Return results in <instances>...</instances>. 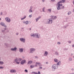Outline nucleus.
<instances>
[{"instance_id": "obj_1", "label": "nucleus", "mask_w": 74, "mask_h": 74, "mask_svg": "<svg viewBox=\"0 0 74 74\" xmlns=\"http://www.w3.org/2000/svg\"><path fill=\"white\" fill-rule=\"evenodd\" d=\"M51 67L52 69V71H55V70L57 69L58 68V66L57 65L54 64Z\"/></svg>"}, {"instance_id": "obj_2", "label": "nucleus", "mask_w": 74, "mask_h": 74, "mask_svg": "<svg viewBox=\"0 0 74 74\" xmlns=\"http://www.w3.org/2000/svg\"><path fill=\"white\" fill-rule=\"evenodd\" d=\"M37 38H41V36L39 34L36 33L35 34V36Z\"/></svg>"}, {"instance_id": "obj_3", "label": "nucleus", "mask_w": 74, "mask_h": 74, "mask_svg": "<svg viewBox=\"0 0 74 74\" xmlns=\"http://www.w3.org/2000/svg\"><path fill=\"white\" fill-rule=\"evenodd\" d=\"M49 21L46 22L47 24H51L52 23V18H49L48 19Z\"/></svg>"}, {"instance_id": "obj_4", "label": "nucleus", "mask_w": 74, "mask_h": 74, "mask_svg": "<svg viewBox=\"0 0 74 74\" xmlns=\"http://www.w3.org/2000/svg\"><path fill=\"white\" fill-rule=\"evenodd\" d=\"M20 40L21 42H23V43H25L26 42V39L25 38H20Z\"/></svg>"}, {"instance_id": "obj_5", "label": "nucleus", "mask_w": 74, "mask_h": 74, "mask_svg": "<svg viewBox=\"0 0 74 74\" xmlns=\"http://www.w3.org/2000/svg\"><path fill=\"white\" fill-rule=\"evenodd\" d=\"M14 62H15L18 64H19L20 62H18V58H16L14 60Z\"/></svg>"}, {"instance_id": "obj_6", "label": "nucleus", "mask_w": 74, "mask_h": 74, "mask_svg": "<svg viewBox=\"0 0 74 74\" xmlns=\"http://www.w3.org/2000/svg\"><path fill=\"white\" fill-rule=\"evenodd\" d=\"M26 63V60H22L21 62V64L23 65L25 63Z\"/></svg>"}, {"instance_id": "obj_7", "label": "nucleus", "mask_w": 74, "mask_h": 74, "mask_svg": "<svg viewBox=\"0 0 74 74\" xmlns=\"http://www.w3.org/2000/svg\"><path fill=\"white\" fill-rule=\"evenodd\" d=\"M5 20L7 22H8L10 23L11 22V19L8 17H6L5 18Z\"/></svg>"}, {"instance_id": "obj_8", "label": "nucleus", "mask_w": 74, "mask_h": 74, "mask_svg": "<svg viewBox=\"0 0 74 74\" xmlns=\"http://www.w3.org/2000/svg\"><path fill=\"white\" fill-rule=\"evenodd\" d=\"M36 49L34 48H32L30 49V53H33L35 51Z\"/></svg>"}, {"instance_id": "obj_9", "label": "nucleus", "mask_w": 74, "mask_h": 74, "mask_svg": "<svg viewBox=\"0 0 74 74\" xmlns=\"http://www.w3.org/2000/svg\"><path fill=\"white\" fill-rule=\"evenodd\" d=\"M51 18L53 20L56 19L57 18V16H55L54 17V16H51Z\"/></svg>"}, {"instance_id": "obj_10", "label": "nucleus", "mask_w": 74, "mask_h": 74, "mask_svg": "<svg viewBox=\"0 0 74 74\" xmlns=\"http://www.w3.org/2000/svg\"><path fill=\"white\" fill-rule=\"evenodd\" d=\"M32 63H33L32 61L29 60L27 62V64L28 65L31 64H32Z\"/></svg>"}, {"instance_id": "obj_11", "label": "nucleus", "mask_w": 74, "mask_h": 74, "mask_svg": "<svg viewBox=\"0 0 74 74\" xmlns=\"http://www.w3.org/2000/svg\"><path fill=\"white\" fill-rule=\"evenodd\" d=\"M19 52L21 53H22L23 52V49L22 48H19Z\"/></svg>"}, {"instance_id": "obj_12", "label": "nucleus", "mask_w": 74, "mask_h": 74, "mask_svg": "<svg viewBox=\"0 0 74 74\" xmlns=\"http://www.w3.org/2000/svg\"><path fill=\"white\" fill-rule=\"evenodd\" d=\"M17 49V48L16 47H14V48H11V50L12 51H16V50Z\"/></svg>"}, {"instance_id": "obj_13", "label": "nucleus", "mask_w": 74, "mask_h": 74, "mask_svg": "<svg viewBox=\"0 0 74 74\" xmlns=\"http://www.w3.org/2000/svg\"><path fill=\"white\" fill-rule=\"evenodd\" d=\"M10 73H16V70H14V69H12L10 70Z\"/></svg>"}, {"instance_id": "obj_14", "label": "nucleus", "mask_w": 74, "mask_h": 74, "mask_svg": "<svg viewBox=\"0 0 74 74\" xmlns=\"http://www.w3.org/2000/svg\"><path fill=\"white\" fill-rule=\"evenodd\" d=\"M66 1V0H62L58 2V3H64Z\"/></svg>"}, {"instance_id": "obj_15", "label": "nucleus", "mask_w": 74, "mask_h": 74, "mask_svg": "<svg viewBox=\"0 0 74 74\" xmlns=\"http://www.w3.org/2000/svg\"><path fill=\"white\" fill-rule=\"evenodd\" d=\"M58 6L57 7V10H60L61 9V8H60V5H58Z\"/></svg>"}, {"instance_id": "obj_16", "label": "nucleus", "mask_w": 74, "mask_h": 74, "mask_svg": "<svg viewBox=\"0 0 74 74\" xmlns=\"http://www.w3.org/2000/svg\"><path fill=\"white\" fill-rule=\"evenodd\" d=\"M47 55H48V52L47 51H45L44 54V56H47Z\"/></svg>"}, {"instance_id": "obj_17", "label": "nucleus", "mask_w": 74, "mask_h": 74, "mask_svg": "<svg viewBox=\"0 0 74 74\" xmlns=\"http://www.w3.org/2000/svg\"><path fill=\"white\" fill-rule=\"evenodd\" d=\"M31 37H35V34H31L30 35Z\"/></svg>"}, {"instance_id": "obj_18", "label": "nucleus", "mask_w": 74, "mask_h": 74, "mask_svg": "<svg viewBox=\"0 0 74 74\" xmlns=\"http://www.w3.org/2000/svg\"><path fill=\"white\" fill-rule=\"evenodd\" d=\"M28 12L29 13H31V12H33V10L32 9H29Z\"/></svg>"}, {"instance_id": "obj_19", "label": "nucleus", "mask_w": 74, "mask_h": 74, "mask_svg": "<svg viewBox=\"0 0 74 74\" xmlns=\"http://www.w3.org/2000/svg\"><path fill=\"white\" fill-rule=\"evenodd\" d=\"M0 24L1 26H4L5 25V24L3 22L1 23Z\"/></svg>"}, {"instance_id": "obj_20", "label": "nucleus", "mask_w": 74, "mask_h": 74, "mask_svg": "<svg viewBox=\"0 0 74 74\" xmlns=\"http://www.w3.org/2000/svg\"><path fill=\"white\" fill-rule=\"evenodd\" d=\"M60 61H59L57 63V65H58V66H60Z\"/></svg>"}, {"instance_id": "obj_21", "label": "nucleus", "mask_w": 74, "mask_h": 74, "mask_svg": "<svg viewBox=\"0 0 74 74\" xmlns=\"http://www.w3.org/2000/svg\"><path fill=\"white\" fill-rule=\"evenodd\" d=\"M48 11L49 12H51V11H52V9H48Z\"/></svg>"}, {"instance_id": "obj_22", "label": "nucleus", "mask_w": 74, "mask_h": 74, "mask_svg": "<svg viewBox=\"0 0 74 74\" xmlns=\"http://www.w3.org/2000/svg\"><path fill=\"white\" fill-rule=\"evenodd\" d=\"M54 61L55 62H58V60L56 58H55L54 59Z\"/></svg>"}, {"instance_id": "obj_23", "label": "nucleus", "mask_w": 74, "mask_h": 74, "mask_svg": "<svg viewBox=\"0 0 74 74\" xmlns=\"http://www.w3.org/2000/svg\"><path fill=\"white\" fill-rule=\"evenodd\" d=\"M60 3H59V2H58L57 3L58 5H59V4L60 5V6H62L63 5L62 4H60Z\"/></svg>"}, {"instance_id": "obj_24", "label": "nucleus", "mask_w": 74, "mask_h": 74, "mask_svg": "<svg viewBox=\"0 0 74 74\" xmlns=\"http://www.w3.org/2000/svg\"><path fill=\"white\" fill-rule=\"evenodd\" d=\"M4 29L5 30H2V32L3 33H4V32H5V30H6V28H5Z\"/></svg>"}, {"instance_id": "obj_25", "label": "nucleus", "mask_w": 74, "mask_h": 74, "mask_svg": "<svg viewBox=\"0 0 74 74\" xmlns=\"http://www.w3.org/2000/svg\"><path fill=\"white\" fill-rule=\"evenodd\" d=\"M18 61H19V62H21V60H22V58H18Z\"/></svg>"}, {"instance_id": "obj_26", "label": "nucleus", "mask_w": 74, "mask_h": 74, "mask_svg": "<svg viewBox=\"0 0 74 74\" xmlns=\"http://www.w3.org/2000/svg\"><path fill=\"white\" fill-rule=\"evenodd\" d=\"M45 7H43L42 8V11H43V12H45Z\"/></svg>"}, {"instance_id": "obj_27", "label": "nucleus", "mask_w": 74, "mask_h": 74, "mask_svg": "<svg viewBox=\"0 0 74 74\" xmlns=\"http://www.w3.org/2000/svg\"><path fill=\"white\" fill-rule=\"evenodd\" d=\"M55 54L56 55H59V53H58V52L57 51H56L55 52Z\"/></svg>"}, {"instance_id": "obj_28", "label": "nucleus", "mask_w": 74, "mask_h": 74, "mask_svg": "<svg viewBox=\"0 0 74 74\" xmlns=\"http://www.w3.org/2000/svg\"><path fill=\"white\" fill-rule=\"evenodd\" d=\"M25 24L26 25H27L28 24H29V21H27L25 22Z\"/></svg>"}, {"instance_id": "obj_29", "label": "nucleus", "mask_w": 74, "mask_h": 74, "mask_svg": "<svg viewBox=\"0 0 74 74\" xmlns=\"http://www.w3.org/2000/svg\"><path fill=\"white\" fill-rule=\"evenodd\" d=\"M26 16H25L24 18H21V20H23V19H25V18H26Z\"/></svg>"}, {"instance_id": "obj_30", "label": "nucleus", "mask_w": 74, "mask_h": 74, "mask_svg": "<svg viewBox=\"0 0 74 74\" xmlns=\"http://www.w3.org/2000/svg\"><path fill=\"white\" fill-rule=\"evenodd\" d=\"M36 64L37 65H39V64H40V63H39L38 62H36Z\"/></svg>"}, {"instance_id": "obj_31", "label": "nucleus", "mask_w": 74, "mask_h": 74, "mask_svg": "<svg viewBox=\"0 0 74 74\" xmlns=\"http://www.w3.org/2000/svg\"><path fill=\"white\" fill-rule=\"evenodd\" d=\"M4 64L3 62L0 61V64Z\"/></svg>"}, {"instance_id": "obj_32", "label": "nucleus", "mask_w": 74, "mask_h": 74, "mask_svg": "<svg viewBox=\"0 0 74 74\" xmlns=\"http://www.w3.org/2000/svg\"><path fill=\"white\" fill-rule=\"evenodd\" d=\"M71 14V12H69L68 13H67V14L68 15H70V14Z\"/></svg>"}, {"instance_id": "obj_33", "label": "nucleus", "mask_w": 74, "mask_h": 74, "mask_svg": "<svg viewBox=\"0 0 74 74\" xmlns=\"http://www.w3.org/2000/svg\"><path fill=\"white\" fill-rule=\"evenodd\" d=\"M30 67H31V68L32 69H33V68H34V65H31L30 66Z\"/></svg>"}, {"instance_id": "obj_34", "label": "nucleus", "mask_w": 74, "mask_h": 74, "mask_svg": "<svg viewBox=\"0 0 74 74\" xmlns=\"http://www.w3.org/2000/svg\"><path fill=\"white\" fill-rule=\"evenodd\" d=\"M64 6H63L61 8V9H64Z\"/></svg>"}, {"instance_id": "obj_35", "label": "nucleus", "mask_w": 74, "mask_h": 74, "mask_svg": "<svg viewBox=\"0 0 74 74\" xmlns=\"http://www.w3.org/2000/svg\"><path fill=\"white\" fill-rule=\"evenodd\" d=\"M69 60L70 61H71V60H72V58H69Z\"/></svg>"}, {"instance_id": "obj_36", "label": "nucleus", "mask_w": 74, "mask_h": 74, "mask_svg": "<svg viewBox=\"0 0 74 74\" xmlns=\"http://www.w3.org/2000/svg\"><path fill=\"white\" fill-rule=\"evenodd\" d=\"M41 74V73L39 71L38 72V73H36V74Z\"/></svg>"}, {"instance_id": "obj_37", "label": "nucleus", "mask_w": 74, "mask_h": 74, "mask_svg": "<svg viewBox=\"0 0 74 74\" xmlns=\"http://www.w3.org/2000/svg\"><path fill=\"white\" fill-rule=\"evenodd\" d=\"M33 6H30V9L31 10H32L33 9Z\"/></svg>"}, {"instance_id": "obj_38", "label": "nucleus", "mask_w": 74, "mask_h": 74, "mask_svg": "<svg viewBox=\"0 0 74 74\" xmlns=\"http://www.w3.org/2000/svg\"><path fill=\"white\" fill-rule=\"evenodd\" d=\"M39 19H38V18H37L36 19V22H38V20Z\"/></svg>"}, {"instance_id": "obj_39", "label": "nucleus", "mask_w": 74, "mask_h": 74, "mask_svg": "<svg viewBox=\"0 0 74 74\" xmlns=\"http://www.w3.org/2000/svg\"><path fill=\"white\" fill-rule=\"evenodd\" d=\"M38 66H39V67H41L42 66V65L41 64V63H40V64H39Z\"/></svg>"}, {"instance_id": "obj_40", "label": "nucleus", "mask_w": 74, "mask_h": 74, "mask_svg": "<svg viewBox=\"0 0 74 74\" xmlns=\"http://www.w3.org/2000/svg\"><path fill=\"white\" fill-rule=\"evenodd\" d=\"M32 73H33V74H36V73H37V72H32Z\"/></svg>"}, {"instance_id": "obj_41", "label": "nucleus", "mask_w": 74, "mask_h": 74, "mask_svg": "<svg viewBox=\"0 0 74 74\" xmlns=\"http://www.w3.org/2000/svg\"><path fill=\"white\" fill-rule=\"evenodd\" d=\"M64 50H65V51H67L68 50V49L65 48L64 49Z\"/></svg>"}, {"instance_id": "obj_42", "label": "nucleus", "mask_w": 74, "mask_h": 74, "mask_svg": "<svg viewBox=\"0 0 74 74\" xmlns=\"http://www.w3.org/2000/svg\"><path fill=\"white\" fill-rule=\"evenodd\" d=\"M25 72H26V73H27L28 71H27V69H25Z\"/></svg>"}, {"instance_id": "obj_43", "label": "nucleus", "mask_w": 74, "mask_h": 74, "mask_svg": "<svg viewBox=\"0 0 74 74\" xmlns=\"http://www.w3.org/2000/svg\"><path fill=\"white\" fill-rule=\"evenodd\" d=\"M34 67H37L38 66V65H37V64H35L34 66Z\"/></svg>"}, {"instance_id": "obj_44", "label": "nucleus", "mask_w": 74, "mask_h": 74, "mask_svg": "<svg viewBox=\"0 0 74 74\" xmlns=\"http://www.w3.org/2000/svg\"><path fill=\"white\" fill-rule=\"evenodd\" d=\"M64 29L65 28L66 29V28H67V25H66V26H64Z\"/></svg>"}, {"instance_id": "obj_45", "label": "nucleus", "mask_w": 74, "mask_h": 74, "mask_svg": "<svg viewBox=\"0 0 74 74\" xmlns=\"http://www.w3.org/2000/svg\"><path fill=\"white\" fill-rule=\"evenodd\" d=\"M32 16V15H29V18H31Z\"/></svg>"}, {"instance_id": "obj_46", "label": "nucleus", "mask_w": 74, "mask_h": 74, "mask_svg": "<svg viewBox=\"0 0 74 74\" xmlns=\"http://www.w3.org/2000/svg\"><path fill=\"white\" fill-rule=\"evenodd\" d=\"M35 58H36V59H37L38 58V56H35Z\"/></svg>"}, {"instance_id": "obj_47", "label": "nucleus", "mask_w": 74, "mask_h": 74, "mask_svg": "<svg viewBox=\"0 0 74 74\" xmlns=\"http://www.w3.org/2000/svg\"><path fill=\"white\" fill-rule=\"evenodd\" d=\"M68 42L69 43H70V44L71 43V41H68Z\"/></svg>"}, {"instance_id": "obj_48", "label": "nucleus", "mask_w": 74, "mask_h": 74, "mask_svg": "<svg viewBox=\"0 0 74 74\" xmlns=\"http://www.w3.org/2000/svg\"><path fill=\"white\" fill-rule=\"evenodd\" d=\"M4 67L2 66H0V69H3Z\"/></svg>"}, {"instance_id": "obj_49", "label": "nucleus", "mask_w": 74, "mask_h": 74, "mask_svg": "<svg viewBox=\"0 0 74 74\" xmlns=\"http://www.w3.org/2000/svg\"><path fill=\"white\" fill-rule=\"evenodd\" d=\"M23 23H26V21H23Z\"/></svg>"}, {"instance_id": "obj_50", "label": "nucleus", "mask_w": 74, "mask_h": 74, "mask_svg": "<svg viewBox=\"0 0 74 74\" xmlns=\"http://www.w3.org/2000/svg\"><path fill=\"white\" fill-rule=\"evenodd\" d=\"M3 15V12H1L0 13V15Z\"/></svg>"}, {"instance_id": "obj_51", "label": "nucleus", "mask_w": 74, "mask_h": 74, "mask_svg": "<svg viewBox=\"0 0 74 74\" xmlns=\"http://www.w3.org/2000/svg\"><path fill=\"white\" fill-rule=\"evenodd\" d=\"M51 1L53 2L54 1H55V0H51Z\"/></svg>"}, {"instance_id": "obj_52", "label": "nucleus", "mask_w": 74, "mask_h": 74, "mask_svg": "<svg viewBox=\"0 0 74 74\" xmlns=\"http://www.w3.org/2000/svg\"><path fill=\"white\" fill-rule=\"evenodd\" d=\"M21 29H22V31H24V29H23V28H21Z\"/></svg>"}, {"instance_id": "obj_53", "label": "nucleus", "mask_w": 74, "mask_h": 74, "mask_svg": "<svg viewBox=\"0 0 74 74\" xmlns=\"http://www.w3.org/2000/svg\"><path fill=\"white\" fill-rule=\"evenodd\" d=\"M39 19H40V18H41V16H39L38 18Z\"/></svg>"}, {"instance_id": "obj_54", "label": "nucleus", "mask_w": 74, "mask_h": 74, "mask_svg": "<svg viewBox=\"0 0 74 74\" xmlns=\"http://www.w3.org/2000/svg\"><path fill=\"white\" fill-rule=\"evenodd\" d=\"M42 2L43 3H44V1H45V0H42Z\"/></svg>"}, {"instance_id": "obj_55", "label": "nucleus", "mask_w": 74, "mask_h": 74, "mask_svg": "<svg viewBox=\"0 0 74 74\" xmlns=\"http://www.w3.org/2000/svg\"><path fill=\"white\" fill-rule=\"evenodd\" d=\"M4 27H7V26H6V25H4Z\"/></svg>"}, {"instance_id": "obj_56", "label": "nucleus", "mask_w": 74, "mask_h": 74, "mask_svg": "<svg viewBox=\"0 0 74 74\" xmlns=\"http://www.w3.org/2000/svg\"><path fill=\"white\" fill-rule=\"evenodd\" d=\"M60 42H58V44H59V45L60 44Z\"/></svg>"}, {"instance_id": "obj_57", "label": "nucleus", "mask_w": 74, "mask_h": 74, "mask_svg": "<svg viewBox=\"0 0 74 74\" xmlns=\"http://www.w3.org/2000/svg\"><path fill=\"white\" fill-rule=\"evenodd\" d=\"M72 47H74V44H73V45H72Z\"/></svg>"}, {"instance_id": "obj_58", "label": "nucleus", "mask_w": 74, "mask_h": 74, "mask_svg": "<svg viewBox=\"0 0 74 74\" xmlns=\"http://www.w3.org/2000/svg\"><path fill=\"white\" fill-rule=\"evenodd\" d=\"M5 45L6 46H7V43H5Z\"/></svg>"}, {"instance_id": "obj_59", "label": "nucleus", "mask_w": 74, "mask_h": 74, "mask_svg": "<svg viewBox=\"0 0 74 74\" xmlns=\"http://www.w3.org/2000/svg\"><path fill=\"white\" fill-rule=\"evenodd\" d=\"M19 34V33H17L16 34V35H18Z\"/></svg>"}, {"instance_id": "obj_60", "label": "nucleus", "mask_w": 74, "mask_h": 74, "mask_svg": "<svg viewBox=\"0 0 74 74\" xmlns=\"http://www.w3.org/2000/svg\"><path fill=\"white\" fill-rule=\"evenodd\" d=\"M40 69H42V67H39V69H40Z\"/></svg>"}, {"instance_id": "obj_61", "label": "nucleus", "mask_w": 74, "mask_h": 74, "mask_svg": "<svg viewBox=\"0 0 74 74\" xmlns=\"http://www.w3.org/2000/svg\"><path fill=\"white\" fill-rule=\"evenodd\" d=\"M74 69H72V71H74Z\"/></svg>"}, {"instance_id": "obj_62", "label": "nucleus", "mask_w": 74, "mask_h": 74, "mask_svg": "<svg viewBox=\"0 0 74 74\" xmlns=\"http://www.w3.org/2000/svg\"><path fill=\"white\" fill-rule=\"evenodd\" d=\"M66 25L67 27V26H69V25Z\"/></svg>"}, {"instance_id": "obj_63", "label": "nucleus", "mask_w": 74, "mask_h": 74, "mask_svg": "<svg viewBox=\"0 0 74 74\" xmlns=\"http://www.w3.org/2000/svg\"><path fill=\"white\" fill-rule=\"evenodd\" d=\"M1 20V18H0V21Z\"/></svg>"}, {"instance_id": "obj_64", "label": "nucleus", "mask_w": 74, "mask_h": 74, "mask_svg": "<svg viewBox=\"0 0 74 74\" xmlns=\"http://www.w3.org/2000/svg\"><path fill=\"white\" fill-rule=\"evenodd\" d=\"M73 58H74V56H73Z\"/></svg>"}]
</instances>
